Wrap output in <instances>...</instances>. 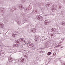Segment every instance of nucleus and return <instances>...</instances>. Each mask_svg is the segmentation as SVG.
<instances>
[{
	"label": "nucleus",
	"instance_id": "1",
	"mask_svg": "<svg viewBox=\"0 0 65 65\" xmlns=\"http://www.w3.org/2000/svg\"><path fill=\"white\" fill-rule=\"evenodd\" d=\"M27 45L28 47L31 48L32 50H34L36 49V47H35L34 45H33L32 43L29 42L27 43Z\"/></svg>",
	"mask_w": 65,
	"mask_h": 65
},
{
	"label": "nucleus",
	"instance_id": "2",
	"mask_svg": "<svg viewBox=\"0 0 65 65\" xmlns=\"http://www.w3.org/2000/svg\"><path fill=\"white\" fill-rule=\"evenodd\" d=\"M19 40L20 42H23V44H26V42L24 41V39L23 38H20L19 39Z\"/></svg>",
	"mask_w": 65,
	"mask_h": 65
},
{
	"label": "nucleus",
	"instance_id": "3",
	"mask_svg": "<svg viewBox=\"0 0 65 65\" xmlns=\"http://www.w3.org/2000/svg\"><path fill=\"white\" fill-rule=\"evenodd\" d=\"M51 31L52 32H55V34L57 33L58 32V30L55 28H52L51 30Z\"/></svg>",
	"mask_w": 65,
	"mask_h": 65
},
{
	"label": "nucleus",
	"instance_id": "4",
	"mask_svg": "<svg viewBox=\"0 0 65 65\" xmlns=\"http://www.w3.org/2000/svg\"><path fill=\"white\" fill-rule=\"evenodd\" d=\"M18 61L19 62H23V63H24L26 62L25 59L23 58H21V59H19Z\"/></svg>",
	"mask_w": 65,
	"mask_h": 65
},
{
	"label": "nucleus",
	"instance_id": "5",
	"mask_svg": "<svg viewBox=\"0 0 65 65\" xmlns=\"http://www.w3.org/2000/svg\"><path fill=\"white\" fill-rule=\"evenodd\" d=\"M35 38L36 39V41H37V40H38V39H40V37L38 35H36L35 37Z\"/></svg>",
	"mask_w": 65,
	"mask_h": 65
},
{
	"label": "nucleus",
	"instance_id": "6",
	"mask_svg": "<svg viewBox=\"0 0 65 65\" xmlns=\"http://www.w3.org/2000/svg\"><path fill=\"white\" fill-rule=\"evenodd\" d=\"M19 8L20 9H24V6L22 5H18Z\"/></svg>",
	"mask_w": 65,
	"mask_h": 65
},
{
	"label": "nucleus",
	"instance_id": "7",
	"mask_svg": "<svg viewBox=\"0 0 65 65\" xmlns=\"http://www.w3.org/2000/svg\"><path fill=\"white\" fill-rule=\"evenodd\" d=\"M51 5H52V3L50 2L48 3L46 5L47 7H48L49 6H51Z\"/></svg>",
	"mask_w": 65,
	"mask_h": 65
},
{
	"label": "nucleus",
	"instance_id": "8",
	"mask_svg": "<svg viewBox=\"0 0 65 65\" xmlns=\"http://www.w3.org/2000/svg\"><path fill=\"white\" fill-rule=\"evenodd\" d=\"M37 18L39 20H43V18L42 17H40L39 16H37Z\"/></svg>",
	"mask_w": 65,
	"mask_h": 65
},
{
	"label": "nucleus",
	"instance_id": "9",
	"mask_svg": "<svg viewBox=\"0 0 65 65\" xmlns=\"http://www.w3.org/2000/svg\"><path fill=\"white\" fill-rule=\"evenodd\" d=\"M16 22H17V24L19 25H21V24H22L21 22V21H19V20H17L16 21Z\"/></svg>",
	"mask_w": 65,
	"mask_h": 65
},
{
	"label": "nucleus",
	"instance_id": "10",
	"mask_svg": "<svg viewBox=\"0 0 65 65\" xmlns=\"http://www.w3.org/2000/svg\"><path fill=\"white\" fill-rule=\"evenodd\" d=\"M13 60V59H12L11 57H9V58L8 60L9 62H12Z\"/></svg>",
	"mask_w": 65,
	"mask_h": 65
},
{
	"label": "nucleus",
	"instance_id": "11",
	"mask_svg": "<svg viewBox=\"0 0 65 65\" xmlns=\"http://www.w3.org/2000/svg\"><path fill=\"white\" fill-rule=\"evenodd\" d=\"M31 31V32H34V33H35V32H36V29L35 28H34L32 29Z\"/></svg>",
	"mask_w": 65,
	"mask_h": 65
},
{
	"label": "nucleus",
	"instance_id": "12",
	"mask_svg": "<svg viewBox=\"0 0 65 65\" xmlns=\"http://www.w3.org/2000/svg\"><path fill=\"white\" fill-rule=\"evenodd\" d=\"M4 27V24H3L0 23V28H3Z\"/></svg>",
	"mask_w": 65,
	"mask_h": 65
},
{
	"label": "nucleus",
	"instance_id": "13",
	"mask_svg": "<svg viewBox=\"0 0 65 65\" xmlns=\"http://www.w3.org/2000/svg\"><path fill=\"white\" fill-rule=\"evenodd\" d=\"M19 46V45L18 44H14L13 45V47H17Z\"/></svg>",
	"mask_w": 65,
	"mask_h": 65
},
{
	"label": "nucleus",
	"instance_id": "14",
	"mask_svg": "<svg viewBox=\"0 0 65 65\" xmlns=\"http://www.w3.org/2000/svg\"><path fill=\"white\" fill-rule=\"evenodd\" d=\"M15 42L16 43V44H20V42H19L17 40H15Z\"/></svg>",
	"mask_w": 65,
	"mask_h": 65
},
{
	"label": "nucleus",
	"instance_id": "15",
	"mask_svg": "<svg viewBox=\"0 0 65 65\" xmlns=\"http://www.w3.org/2000/svg\"><path fill=\"white\" fill-rule=\"evenodd\" d=\"M47 23H48V21L47 20L44 21V23L45 25Z\"/></svg>",
	"mask_w": 65,
	"mask_h": 65
},
{
	"label": "nucleus",
	"instance_id": "16",
	"mask_svg": "<svg viewBox=\"0 0 65 65\" xmlns=\"http://www.w3.org/2000/svg\"><path fill=\"white\" fill-rule=\"evenodd\" d=\"M23 54L25 57H27V56L26 55H27V54L26 53H24V54Z\"/></svg>",
	"mask_w": 65,
	"mask_h": 65
},
{
	"label": "nucleus",
	"instance_id": "17",
	"mask_svg": "<svg viewBox=\"0 0 65 65\" xmlns=\"http://www.w3.org/2000/svg\"><path fill=\"white\" fill-rule=\"evenodd\" d=\"M23 21H24V22H27V19L25 18H24L23 19Z\"/></svg>",
	"mask_w": 65,
	"mask_h": 65
},
{
	"label": "nucleus",
	"instance_id": "18",
	"mask_svg": "<svg viewBox=\"0 0 65 65\" xmlns=\"http://www.w3.org/2000/svg\"><path fill=\"white\" fill-rule=\"evenodd\" d=\"M52 54V53H51V52H48L47 53V55L48 56H50L51 54Z\"/></svg>",
	"mask_w": 65,
	"mask_h": 65
},
{
	"label": "nucleus",
	"instance_id": "19",
	"mask_svg": "<svg viewBox=\"0 0 65 65\" xmlns=\"http://www.w3.org/2000/svg\"><path fill=\"white\" fill-rule=\"evenodd\" d=\"M24 11L26 12H27V8H24Z\"/></svg>",
	"mask_w": 65,
	"mask_h": 65
},
{
	"label": "nucleus",
	"instance_id": "20",
	"mask_svg": "<svg viewBox=\"0 0 65 65\" xmlns=\"http://www.w3.org/2000/svg\"><path fill=\"white\" fill-rule=\"evenodd\" d=\"M62 25L63 26H65V22H62Z\"/></svg>",
	"mask_w": 65,
	"mask_h": 65
},
{
	"label": "nucleus",
	"instance_id": "21",
	"mask_svg": "<svg viewBox=\"0 0 65 65\" xmlns=\"http://www.w3.org/2000/svg\"><path fill=\"white\" fill-rule=\"evenodd\" d=\"M56 53H54L53 54V56H56Z\"/></svg>",
	"mask_w": 65,
	"mask_h": 65
},
{
	"label": "nucleus",
	"instance_id": "22",
	"mask_svg": "<svg viewBox=\"0 0 65 65\" xmlns=\"http://www.w3.org/2000/svg\"><path fill=\"white\" fill-rule=\"evenodd\" d=\"M45 37V35H42V38H44Z\"/></svg>",
	"mask_w": 65,
	"mask_h": 65
},
{
	"label": "nucleus",
	"instance_id": "23",
	"mask_svg": "<svg viewBox=\"0 0 65 65\" xmlns=\"http://www.w3.org/2000/svg\"><path fill=\"white\" fill-rule=\"evenodd\" d=\"M22 2L24 3H25V1H26V0H22Z\"/></svg>",
	"mask_w": 65,
	"mask_h": 65
},
{
	"label": "nucleus",
	"instance_id": "24",
	"mask_svg": "<svg viewBox=\"0 0 65 65\" xmlns=\"http://www.w3.org/2000/svg\"><path fill=\"white\" fill-rule=\"evenodd\" d=\"M12 36H13V37H15V35L14 34H12Z\"/></svg>",
	"mask_w": 65,
	"mask_h": 65
},
{
	"label": "nucleus",
	"instance_id": "25",
	"mask_svg": "<svg viewBox=\"0 0 65 65\" xmlns=\"http://www.w3.org/2000/svg\"><path fill=\"white\" fill-rule=\"evenodd\" d=\"M58 8L59 9H61V6H59Z\"/></svg>",
	"mask_w": 65,
	"mask_h": 65
},
{
	"label": "nucleus",
	"instance_id": "26",
	"mask_svg": "<svg viewBox=\"0 0 65 65\" xmlns=\"http://www.w3.org/2000/svg\"><path fill=\"white\" fill-rule=\"evenodd\" d=\"M59 29H60V30H62V28H61V27H59Z\"/></svg>",
	"mask_w": 65,
	"mask_h": 65
},
{
	"label": "nucleus",
	"instance_id": "27",
	"mask_svg": "<svg viewBox=\"0 0 65 65\" xmlns=\"http://www.w3.org/2000/svg\"><path fill=\"white\" fill-rule=\"evenodd\" d=\"M43 53V52L42 51H41L40 52V53Z\"/></svg>",
	"mask_w": 65,
	"mask_h": 65
},
{
	"label": "nucleus",
	"instance_id": "28",
	"mask_svg": "<svg viewBox=\"0 0 65 65\" xmlns=\"http://www.w3.org/2000/svg\"><path fill=\"white\" fill-rule=\"evenodd\" d=\"M18 61H19V60H18V59H17L16 60V61L17 62H18Z\"/></svg>",
	"mask_w": 65,
	"mask_h": 65
},
{
	"label": "nucleus",
	"instance_id": "29",
	"mask_svg": "<svg viewBox=\"0 0 65 65\" xmlns=\"http://www.w3.org/2000/svg\"><path fill=\"white\" fill-rule=\"evenodd\" d=\"M2 30H3V31H4V29L3 28L2 29Z\"/></svg>",
	"mask_w": 65,
	"mask_h": 65
},
{
	"label": "nucleus",
	"instance_id": "30",
	"mask_svg": "<svg viewBox=\"0 0 65 65\" xmlns=\"http://www.w3.org/2000/svg\"><path fill=\"white\" fill-rule=\"evenodd\" d=\"M61 43H62V42H60L58 44H61Z\"/></svg>",
	"mask_w": 65,
	"mask_h": 65
},
{
	"label": "nucleus",
	"instance_id": "31",
	"mask_svg": "<svg viewBox=\"0 0 65 65\" xmlns=\"http://www.w3.org/2000/svg\"><path fill=\"white\" fill-rule=\"evenodd\" d=\"M56 47H60L59 45L56 46Z\"/></svg>",
	"mask_w": 65,
	"mask_h": 65
},
{
	"label": "nucleus",
	"instance_id": "32",
	"mask_svg": "<svg viewBox=\"0 0 65 65\" xmlns=\"http://www.w3.org/2000/svg\"><path fill=\"white\" fill-rule=\"evenodd\" d=\"M29 15H27V16L28 17H29Z\"/></svg>",
	"mask_w": 65,
	"mask_h": 65
},
{
	"label": "nucleus",
	"instance_id": "33",
	"mask_svg": "<svg viewBox=\"0 0 65 65\" xmlns=\"http://www.w3.org/2000/svg\"><path fill=\"white\" fill-rule=\"evenodd\" d=\"M48 15L47 14H45V15H46V16H47Z\"/></svg>",
	"mask_w": 65,
	"mask_h": 65
},
{
	"label": "nucleus",
	"instance_id": "34",
	"mask_svg": "<svg viewBox=\"0 0 65 65\" xmlns=\"http://www.w3.org/2000/svg\"><path fill=\"white\" fill-rule=\"evenodd\" d=\"M12 10H13V11L15 9H12Z\"/></svg>",
	"mask_w": 65,
	"mask_h": 65
},
{
	"label": "nucleus",
	"instance_id": "35",
	"mask_svg": "<svg viewBox=\"0 0 65 65\" xmlns=\"http://www.w3.org/2000/svg\"><path fill=\"white\" fill-rule=\"evenodd\" d=\"M35 12H36V13H37V11H35Z\"/></svg>",
	"mask_w": 65,
	"mask_h": 65
},
{
	"label": "nucleus",
	"instance_id": "36",
	"mask_svg": "<svg viewBox=\"0 0 65 65\" xmlns=\"http://www.w3.org/2000/svg\"><path fill=\"white\" fill-rule=\"evenodd\" d=\"M16 33H17V34L18 33V31H16Z\"/></svg>",
	"mask_w": 65,
	"mask_h": 65
},
{
	"label": "nucleus",
	"instance_id": "37",
	"mask_svg": "<svg viewBox=\"0 0 65 65\" xmlns=\"http://www.w3.org/2000/svg\"><path fill=\"white\" fill-rule=\"evenodd\" d=\"M63 1L65 3V0H64Z\"/></svg>",
	"mask_w": 65,
	"mask_h": 65
},
{
	"label": "nucleus",
	"instance_id": "38",
	"mask_svg": "<svg viewBox=\"0 0 65 65\" xmlns=\"http://www.w3.org/2000/svg\"><path fill=\"white\" fill-rule=\"evenodd\" d=\"M61 45H59V46L60 47V46H61Z\"/></svg>",
	"mask_w": 65,
	"mask_h": 65
},
{
	"label": "nucleus",
	"instance_id": "39",
	"mask_svg": "<svg viewBox=\"0 0 65 65\" xmlns=\"http://www.w3.org/2000/svg\"><path fill=\"white\" fill-rule=\"evenodd\" d=\"M63 47H61V48H63Z\"/></svg>",
	"mask_w": 65,
	"mask_h": 65
},
{
	"label": "nucleus",
	"instance_id": "40",
	"mask_svg": "<svg viewBox=\"0 0 65 65\" xmlns=\"http://www.w3.org/2000/svg\"><path fill=\"white\" fill-rule=\"evenodd\" d=\"M64 64L65 65V63H64Z\"/></svg>",
	"mask_w": 65,
	"mask_h": 65
},
{
	"label": "nucleus",
	"instance_id": "41",
	"mask_svg": "<svg viewBox=\"0 0 65 65\" xmlns=\"http://www.w3.org/2000/svg\"><path fill=\"white\" fill-rule=\"evenodd\" d=\"M15 35H17L15 34Z\"/></svg>",
	"mask_w": 65,
	"mask_h": 65
},
{
	"label": "nucleus",
	"instance_id": "42",
	"mask_svg": "<svg viewBox=\"0 0 65 65\" xmlns=\"http://www.w3.org/2000/svg\"><path fill=\"white\" fill-rule=\"evenodd\" d=\"M2 11H3V10H2Z\"/></svg>",
	"mask_w": 65,
	"mask_h": 65
}]
</instances>
